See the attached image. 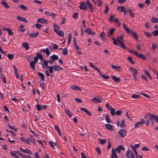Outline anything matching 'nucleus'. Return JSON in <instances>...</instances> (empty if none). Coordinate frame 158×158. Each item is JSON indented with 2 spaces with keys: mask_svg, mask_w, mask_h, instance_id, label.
I'll use <instances>...</instances> for the list:
<instances>
[{
  "mask_svg": "<svg viewBox=\"0 0 158 158\" xmlns=\"http://www.w3.org/2000/svg\"><path fill=\"white\" fill-rule=\"evenodd\" d=\"M155 117H156V115L154 114H152L150 113L147 114L144 117L146 121L145 124L146 126H148L149 124V121H150V122L152 125H154L155 123Z\"/></svg>",
  "mask_w": 158,
  "mask_h": 158,
  "instance_id": "1",
  "label": "nucleus"
},
{
  "mask_svg": "<svg viewBox=\"0 0 158 158\" xmlns=\"http://www.w3.org/2000/svg\"><path fill=\"white\" fill-rule=\"evenodd\" d=\"M122 24L123 26V28L125 29L127 32L128 34H131L133 37L136 40H138V37L137 33L135 31H133L132 30H130L129 28L127 27L126 26L124 23H123Z\"/></svg>",
  "mask_w": 158,
  "mask_h": 158,
  "instance_id": "2",
  "label": "nucleus"
},
{
  "mask_svg": "<svg viewBox=\"0 0 158 158\" xmlns=\"http://www.w3.org/2000/svg\"><path fill=\"white\" fill-rule=\"evenodd\" d=\"M127 158H135L134 153L131 150H128L126 153Z\"/></svg>",
  "mask_w": 158,
  "mask_h": 158,
  "instance_id": "3",
  "label": "nucleus"
},
{
  "mask_svg": "<svg viewBox=\"0 0 158 158\" xmlns=\"http://www.w3.org/2000/svg\"><path fill=\"white\" fill-rule=\"evenodd\" d=\"M103 100L102 98L100 97H94L90 100V101L96 103L97 102L100 103Z\"/></svg>",
  "mask_w": 158,
  "mask_h": 158,
  "instance_id": "4",
  "label": "nucleus"
},
{
  "mask_svg": "<svg viewBox=\"0 0 158 158\" xmlns=\"http://www.w3.org/2000/svg\"><path fill=\"white\" fill-rule=\"evenodd\" d=\"M145 122V120L144 119H141L140 121L136 123L135 124V127L136 128H137L139 127L141 125L144 124Z\"/></svg>",
  "mask_w": 158,
  "mask_h": 158,
  "instance_id": "5",
  "label": "nucleus"
},
{
  "mask_svg": "<svg viewBox=\"0 0 158 158\" xmlns=\"http://www.w3.org/2000/svg\"><path fill=\"white\" fill-rule=\"evenodd\" d=\"M43 64L42 65V68L43 69H47L48 68V67H49L48 61L44 60H43Z\"/></svg>",
  "mask_w": 158,
  "mask_h": 158,
  "instance_id": "6",
  "label": "nucleus"
},
{
  "mask_svg": "<svg viewBox=\"0 0 158 158\" xmlns=\"http://www.w3.org/2000/svg\"><path fill=\"white\" fill-rule=\"evenodd\" d=\"M118 133L122 137H123L126 135L127 131L125 129L120 130L119 131Z\"/></svg>",
  "mask_w": 158,
  "mask_h": 158,
  "instance_id": "7",
  "label": "nucleus"
},
{
  "mask_svg": "<svg viewBox=\"0 0 158 158\" xmlns=\"http://www.w3.org/2000/svg\"><path fill=\"white\" fill-rule=\"evenodd\" d=\"M85 32L86 33H88L89 34L93 35L95 34V33L93 31H91V29L89 28H87L85 30Z\"/></svg>",
  "mask_w": 158,
  "mask_h": 158,
  "instance_id": "8",
  "label": "nucleus"
},
{
  "mask_svg": "<svg viewBox=\"0 0 158 158\" xmlns=\"http://www.w3.org/2000/svg\"><path fill=\"white\" fill-rule=\"evenodd\" d=\"M40 52H44L45 53L47 56H48L50 54V51L48 48H46L45 49H41L40 50Z\"/></svg>",
  "mask_w": 158,
  "mask_h": 158,
  "instance_id": "9",
  "label": "nucleus"
},
{
  "mask_svg": "<svg viewBox=\"0 0 158 158\" xmlns=\"http://www.w3.org/2000/svg\"><path fill=\"white\" fill-rule=\"evenodd\" d=\"M80 8L81 9L85 10L87 8L84 2H82L80 3Z\"/></svg>",
  "mask_w": 158,
  "mask_h": 158,
  "instance_id": "10",
  "label": "nucleus"
},
{
  "mask_svg": "<svg viewBox=\"0 0 158 158\" xmlns=\"http://www.w3.org/2000/svg\"><path fill=\"white\" fill-rule=\"evenodd\" d=\"M125 149V148L120 145L118 146L114 150H115V151H116L118 153H119L121 150H124Z\"/></svg>",
  "mask_w": 158,
  "mask_h": 158,
  "instance_id": "11",
  "label": "nucleus"
},
{
  "mask_svg": "<svg viewBox=\"0 0 158 158\" xmlns=\"http://www.w3.org/2000/svg\"><path fill=\"white\" fill-rule=\"evenodd\" d=\"M111 158H118V156L113 148L112 149Z\"/></svg>",
  "mask_w": 158,
  "mask_h": 158,
  "instance_id": "12",
  "label": "nucleus"
},
{
  "mask_svg": "<svg viewBox=\"0 0 158 158\" xmlns=\"http://www.w3.org/2000/svg\"><path fill=\"white\" fill-rule=\"evenodd\" d=\"M54 32L56 33L62 37H63L64 36V33L62 31L55 30H54Z\"/></svg>",
  "mask_w": 158,
  "mask_h": 158,
  "instance_id": "13",
  "label": "nucleus"
},
{
  "mask_svg": "<svg viewBox=\"0 0 158 158\" xmlns=\"http://www.w3.org/2000/svg\"><path fill=\"white\" fill-rule=\"evenodd\" d=\"M120 37H117L116 39V40H115L114 38H112V40L113 41V43L114 44L116 45H118V44L117 42H118L119 43L121 42L120 40Z\"/></svg>",
  "mask_w": 158,
  "mask_h": 158,
  "instance_id": "14",
  "label": "nucleus"
},
{
  "mask_svg": "<svg viewBox=\"0 0 158 158\" xmlns=\"http://www.w3.org/2000/svg\"><path fill=\"white\" fill-rule=\"evenodd\" d=\"M2 29L4 31H7L9 35H12L14 34L13 32L10 28L3 27Z\"/></svg>",
  "mask_w": 158,
  "mask_h": 158,
  "instance_id": "15",
  "label": "nucleus"
},
{
  "mask_svg": "<svg viewBox=\"0 0 158 158\" xmlns=\"http://www.w3.org/2000/svg\"><path fill=\"white\" fill-rule=\"evenodd\" d=\"M54 69L55 71H59L62 70L63 68L57 65H53Z\"/></svg>",
  "mask_w": 158,
  "mask_h": 158,
  "instance_id": "16",
  "label": "nucleus"
},
{
  "mask_svg": "<svg viewBox=\"0 0 158 158\" xmlns=\"http://www.w3.org/2000/svg\"><path fill=\"white\" fill-rule=\"evenodd\" d=\"M129 69L132 72L133 74H138V71L137 70L134 69V68L130 67Z\"/></svg>",
  "mask_w": 158,
  "mask_h": 158,
  "instance_id": "17",
  "label": "nucleus"
},
{
  "mask_svg": "<svg viewBox=\"0 0 158 158\" xmlns=\"http://www.w3.org/2000/svg\"><path fill=\"white\" fill-rule=\"evenodd\" d=\"M39 34V33L38 32L35 33H31L29 35V37L31 38H34L37 36Z\"/></svg>",
  "mask_w": 158,
  "mask_h": 158,
  "instance_id": "18",
  "label": "nucleus"
},
{
  "mask_svg": "<svg viewBox=\"0 0 158 158\" xmlns=\"http://www.w3.org/2000/svg\"><path fill=\"white\" fill-rule=\"evenodd\" d=\"M111 66L112 69H114L115 70L118 71H119L121 68V67L120 66L114 65L113 64H111Z\"/></svg>",
  "mask_w": 158,
  "mask_h": 158,
  "instance_id": "19",
  "label": "nucleus"
},
{
  "mask_svg": "<svg viewBox=\"0 0 158 158\" xmlns=\"http://www.w3.org/2000/svg\"><path fill=\"white\" fill-rule=\"evenodd\" d=\"M99 36L102 38V40L103 41H106L105 33L104 32L102 31L101 33Z\"/></svg>",
  "mask_w": 158,
  "mask_h": 158,
  "instance_id": "20",
  "label": "nucleus"
},
{
  "mask_svg": "<svg viewBox=\"0 0 158 158\" xmlns=\"http://www.w3.org/2000/svg\"><path fill=\"white\" fill-rule=\"evenodd\" d=\"M19 149H20V150L21 151H22L23 152H24V153H28L30 155L32 154V153L29 150L27 149H26L25 150H24L21 148H19Z\"/></svg>",
  "mask_w": 158,
  "mask_h": 158,
  "instance_id": "21",
  "label": "nucleus"
},
{
  "mask_svg": "<svg viewBox=\"0 0 158 158\" xmlns=\"http://www.w3.org/2000/svg\"><path fill=\"white\" fill-rule=\"evenodd\" d=\"M80 110L85 112L88 115L90 116L91 114L90 112L89 111L83 107L80 108Z\"/></svg>",
  "mask_w": 158,
  "mask_h": 158,
  "instance_id": "22",
  "label": "nucleus"
},
{
  "mask_svg": "<svg viewBox=\"0 0 158 158\" xmlns=\"http://www.w3.org/2000/svg\"><path fill=\"white\" fill-rule=\"evenodd\" d=\"M86 4L88 6L91 12L93 11V7L92 4L90 2L89 0V1H86Z\"/></svg>",
  "mask_w": 158,
  "mask_h": 158,
  "instance_id": "23",
  "label": "nucleus"
},
{
  "mask_svg": "<svg viewBox=\"0 0 158 158\" xmlns=\"http://www.w3.org/2000/svg\"><path fill=\"white\" fill-rule=\"evenodd\" d=\"M112 78L114 82H118L120 81V78L118 77H117L115 76H112Z\"/></svg>",
  "mask_w": 158,
  "mask_h": 158,
  "instance_id": "24",
  "label": "nucleus"
},
{
  "mask_svg": "<svg viewBox=\"0 0 158 158\" xmlns=\"http://www.w3.org/2000/svg\"><path fill=\"white\" fill-rule=\"evenodd\" d=\"M37 74L40 77L41 80L44 81V76L43 73L38 72L37 73Z\"/></svg>",
  "mask_w": 158,
  "mask_h": 158,
  "instance_id": "25",
  "label": "nucleus"
},
{
  "mask_svg": "<svg viewBox=\"0 0 158 158\" xmlns=\"http://www.w3.org/2000/svg\"><path fill=\"white\" fill-rule=\"evenodd\" d=\"M106 128L109 130L111 131L113 129V127L112 125L106 124L105 125Z\"/></svg>",
  "mask_w": 158,
  "mask_h": 158,
  "instance_id": "26",
  "label": "nucleus"
},
{
  "mask_svg": "<svg viewBox=\"0 0 158 158\" xmlns=\"http://www.w3.org/2000/svg\"><path fill=\"white\" fill-rule=\"evenodd\" d=\"M35 63L33 62V61H31L30 63V67L33 70H35Z\"/></svg>",
  "mask_w": 158,
  "mask_h": 158,
  "instance_id": "27",
  "label": "nucleus"
},
{
  "mask_svg": "<svg viewBox=\"0 0 158 158\" xmlns=\"http://www.w3.org/2000/svg\"><path fill=\"white\" fill-rule=\"evenodd\" d=\"M121 8L120 10V12H122L124 11L125 10V7L124 6H118L117 7V10H118L119 11L120 9Z\"/></svg>",
  "mask_w": 158,
  "mask_h": 158,
  "instance_id": "28",
  "label": "nucleus"
},
{
  "mask_svg": "<svg viewBox=\"0 0 158 158\" xmlns=\"http://www.w3.org/2000/svg\"><path fill=\"white\" fill-rule=\"evenodd\" d=\"M50 58L53 60H56L58 59V57L56 55H53L50 56Z\"/></svg>",
  "mask_w": 158,
  "mask_h": 158,
  "instance_id": "29",
  "label": "nucleus"
},
{
  "mask_svg": "<svg viewBox=\"0 0 158 158\" xmlns=\"http://www.w3.org/2000/svg\"><path fill=\"white\" fill-rule=\"evenodd\" d=\"M136 56L139 58L142 59L143 60H146V57L143 55L141 54H139L138 53Z\"/></svg>",
  "mask_w": 158,
  "mask_h": 158,
  "instance_id": "30",
  "label": "nucleus"
},
{
  "mask_svg": "<svg viewBox=\"0 0 158 158\" xmlns=\"http://www.w3.org/2000/svg\"><path fill=\"white\" fill-rule=\"evenodd\" d=\"M71 88L73 90H81V89L79 87H78L76 85H72L71 86Z\"/></svg>",
  "mask_w": 158,
  "mask_h": 158,
  "instance_id": "31",
  "label": "nucleus"
},
{
  "mask_svg": "<svg viewBox=\"0 0 158 158\" xmlns=\"http://www.w3.org/2000/svg\"><path fill=\"white\" fill-rule=\"evenodd\" d=\"M22 46L23 48H25V49L27 50L29 48L28 45L27 43L24 42L22 44Z\"/></svg>",
  "mask_w": 158,
  "mask_h": 158,
  "instance_id": "32",
  "label": "nucleus"
},
{
  "mask_svg": "<svg viewBox=\"0 0 158 158\" xmlns=\"http://www.w3.org/2000/svg\"><path fill=\"white\" fill-rule=\"evenodd\" d=\"M127 11L131 17H134V14L132 13V10L131 9H127Z\"/></svg>",
  "mask_w": 158,
  "mask_h": 158,
  "instance_id": "33",
  "label": "nucleus"
},
{
  "mask_svg": "<svg viewBox=\"0 0 158 158\" xmlns=\"http://www.w3.org/2000/svg\"><path fill=\"white\" fill-rule=\"evenodd\" d=\"M13 67L15 70V75L16 76V77L18 79L19 77V76L18 73V72H17L18 71H17V68L15 65H13Z\"/></svg>",
  "mask_w": 158,
  "mask_h": 158,
  "instance_id": "34",
  "label": "nucleus"
},
{
  "mask_svg": "<svg viewBox=\"0 0 158 158\" xmlns=\"http://www.w3.org/2000/svg\"><path fill=\"white\" fill-rule=\"evenodd\" d=\"M115 31V29L114 28H112L109 30V34L108 35V36L109 37H110L112 36V34L114 32V31Z\"/></svg>",
  "mask_w": 158,
  "mask_h": 158,
  "instance_id": "35",
  "label": "nucleus"
},
{
  "mask_svg": "<svg viewBox=\"0 0 158 158\" xmlns=\"http://www.w3.org/2000/svg\"><path fill=\"white\" fill-rule=\"evenodd\" d=\"M36 56L38 59H39L43 61L44 60V58L41 54L37 53H36Z\"/></svg>",
  "mask_w": 158,
  "mask_h": 158,
  "instance_id": "36",
  "label": "nucleus"
},
{
  "mask_svg": "<svg viewBox=\"0 0 158 158\" xmlns=\"http://www.w3.org/2000/svg\"><path fill=\"white\" fill-rule=\"evenodd\" d=\"M0 77L1 79L2 80L4 83L6 84V77L3 75L2 73H1V74H0Z\"/></svg>",
  "mask_w": 158,
  "mask_h": 158,
  "instance_id": "37",
  "label": "nucleus"
},
{
  "mask_svg": "<svg viewBox=\"0 0 158 158\" xmlns=\"http://www.w3.org/2000/svg\"><path fill=\"white\" fill-rule=\"evenodd\" d=\"M105 119L106 122L108 123H111V121L110 120V117L109 115L107 114L105 116Z\"/></svg>",
  "mask_w": 158,
  "mask_h": 158,
  "instance_id": "38",
  "label": "nucleus"
},
{
  "mask_svg": "<svg viewBox=\"0 0 158 158\" xmlns=\"http://www.w3.org/2000/svg\"><path fill=\"white\" fill-rule=\"evenodd\" d=\"M1 4L2 5H3V6L6 9L9 8V6L5 1L1 2Z\"/></svg>",
  "mask_w": 158,
  "mask_h": 158,
  "instance_id": "39",
  "label": "nucleus"
},
{
  "mask_svg": "<svg viewBox=\"0 0 158 158\" xmlns=\"http://www.w3.org/2000/svg\"><path fill=\"white\" fill-rule=\"evenodd\" d=\"M119 46L123 49H126L127 48L124 44L122 43V42H121L119 43Z\"/></svg>",
  "mask_w": 158,
  "mask_h": 158,
  "instance_id": "40",
  "label": "nucleus"
},
{
  "mask_svg": "<svg viewBox=\"0 0 158 158\" xmlns=\"http://www.w3.org/2000/svg\"><path fill=\"white\" fill-rule=\"evenodd\" d=\"M144 33L145 34L146 36L148 37H151L152 36V34L149 32L144 31Z\"/></svg>",
  "mask_w": 158,
  "mask_h": 158,
  "instance_id": "41",
  "label": "nucleus"
},
{
  "mask_svg": "<svg viewBox=\"0 0 158 158\" xmlns=\"http://www.w3.org/2000/svg\"><path fill=\"white\" fill-rule=\"evenodd\" d=\"M68 44L69 45L70 43L71 40L72 38V36L70 33H69L68 34Z\"/></svg>",
  "mask_w": 158,
  "mask_h": 158,
  "instance_id": "42",
  "label": "nucleus"
},
{
  "mask_svg": "<svg viewBox=\"0 0 158 158\" xmlns=\"http://www.w3.org/2000/svg\"><path fill=\"white\" fill-rule=\"evenodd\" d=\"M123 111L121 110H118L116 111L115 114L116 115L120 116L122 114Z\"/></svg>",
  "mask_w": 158,
  "mask_h": 158,
  "instance_id": "43",
  "label": "nucleus"
},
{
  "mask_svg": "<svg viewBox=\"0 0 158 158\" xmlns=\"http://www.w3.org/2000/svg\"><path fill=\"white\" fill-rule=\"evenodd\" d=\"M110 113L112 116H114L115 114V109L112 108H111L110 109Z\"/></svg>",
  "mask_w": 158,
  "mask_h": 158,
  "instance_id": "44",
  "label": "nucleus"
},
{
  "mask_svg": "<svg viewBox=\"0 0 158 158\" xmlns=\"http://www.w3.org/2000/svg\"><path fill=\"white\" fill-rule=\"evenodd\" d=\"M48 15L51 16L52 17L53 19H55L56 16V15L53 13L50 12Z\"/></svg>",
  "mask_w": 158,
  "mask_h": 158,
  "instance_id": "45",
  "label": "nucleus"
},
{
  "mask_svg": "<svg viewBox=\"0 0 158 158\" xmlns=\"http://www.w3.org/2000/svg\"><path fill=\"white\" fill-rule=\"evenodd\" d=\"M127 59L131 62V63L133 64H134L135 62L134 61L132 60V59L131 57L130 56H128L127 58Z\"/></svg>",
  "mask_w": 158,
  "mask_h": 158,
  "instance_id": "46",
  "label": "nucleus"
},
{
  "mask_svg": "<svg viewBox=\"0 0 158 158\" xmlns=\"http://www.w3.org/2000/svg\"><path fill=\"white\" fill-rule=\"evenodd\" d=\"M144 71L145 74L148 76V77L151 79H152V77H151V75H150L149 72L146 70V69H144Z\"/></svg>",
  "mask_w": 158,
  "mask_h": 158,
  "instance_id": "47",
  "label": "nucleus"
},
{
  "mask_svg": "<svg viewBox=\"0 0 158 158\" xmlns=\"http://www.w3.org/2000/svg\"><path fill=\"white\" fill-rule=\"evenodd\" d=\"M98 140L101 144H104L106 142V139H98Z\"/></svg>",
  "mask_w": 158,
  "mask_h": 158,
  "instance_id": "48",
  "label": "nucleus"
},
{
  "mask_svg": "<svg viewBox=\"0 0 158 158\" xmlns=\"http://www.w3.org/2000/svg\"><path fill=\"white\" fill-rule=\"evenodd\" d=\"M20 7L21 9L24 10H26L27 9V7L25 5H21L20 6Z\"/></svg>",
  "mask_w": 158,
  "mask_h": 158,
  "instance_id": "49",
  "label": "nucleus"
},
{
  "mask_svg": "<svg viewBox=\"0 0 158 158\" xmlns=\"http://www.w3.org/2000/svg\"><path fill=\"white\" fill-rule=\"evenodd\" d=\"M63 50L62 52V53L64 55H66L68 53L67 49L66 48H63Z\"/></svg>",
  "mask_w": 158,
  "mask_h": 158,
  "instance_id": "50",
  "label": "nucleus"
},
{
  "mask_svg": "<svg viewBox=\"0 0 158 158\" xmlns=\"http://www.w3.org/2000/svg\"><path fill=\"white\" fill-rule=\"evenodd\" d=\"M53 66H49V67H48L49 72L50 73H53Z\"/></svg>",
  "mask_w": 158,
  "mask_h": 158,
  "instance_id": "51",
  "label": "nucleus"
},
{
  "mask_svg": "<svg viewBox=\"0 0 158 158\" xmlns=\"http://www.w3.org/2000/svg\"><path fill=\"white\" fill-rule=\"evenodd\" d=\"M65 111L66 113L69 116V117H71L72 116V113H71L68 110H66Z\"/></svg>",
  "mask_w": 158,
  "mask_h": 158,
  "instance_id": "52",
  "label": "nucleus"
},
{
  "mask_svg": "<svg viewBox=\"0 0 158 158\" xmlns=\"http://www.w3.org/2000/svg\"><path fill=\"white\" fill-rule=\"evenodd\" d=\"M7 56L9 60H12L14 57V55L11 54H9L7 55Z\"/></svg>",
  "mask_w": 158,
  "mask_h": 158,
  "instance_id": "53",
  "label": "nucleus"
},
{
  "mask_svg": "<svg viewBox=\"0 0 158 158\" xmlns=\"http://www.w3.org/2000/svg\"><path fill=\"white\" fill-rule=\"evenodd\" d=\"M129 52L131 53H132L134 55H135L136 56V55L137 54H138V52L137 51H136L135 50H133L130 49V50H129Z\"/></svg>",
  "mask_w": 158,
  "mask_h": 158,
  "instance_id": "54",
  "label": "nucleus"
},
{
  "mask_svg": "<svg viewBox=\"0 0 158 158\" xmlns=\"http://www.w3.org/2000/svg\"><path fill=\"white\" fill-rule=\"evenodd\" d=\"M35 25L36 28H38L39 29H40L41 27H42V26L41 25L38 23H35Z\"/></svg>",
  "mask_w": 158,
  "mask_h": 158,
  "instance_id": "55",
  "label": "nucleus"
},
{
  "mask_svg": "<svg viewBox=\"0 0 158 158\" xmlns=\"http://www.w3.org/2000/svg\"><path fill=\"white\" fill-rule=\"evenodd\" d=\"M37 22L46 24L48 23V22L47 20H37Z\"/></svg>",
  "mask_w": 158,
  "mask_h": 158,
  "instance_id": "56",
  "label": "nucleus"
},
{
  "mask_svg": "<svg viewBox=\"0 0 158 158\" xmlns=\"http://www.w3.org/2000/svg\"><path fill=\"white\" fill-rule=\"evenodd\" d=\"M140 95H137L136 94H135L134 95H132L131 96V97L132 98H138L140 97Z\"/></svg>",
  "mask_w": 158,
  "mask_h": 158,
  "instance_id": "57",
  "label": "nucleus"
},
{
  "mask_svg": "<svg viewBox=\"0 0 158 158\" xmlns=\"http://www.w3.org/2000/svg\"><path fill=\"white\" fill-rule=\"evenodd\" d=\"M53 27L54 30H58L60 29L59 27L57 24H54L53 25Z\"/></svg>",
  "mask_w": 158,
  "mask_h": 158,
  "instance_id": "58",
  "label": "nucleus"
},
{
  "mask_svg": "<svg viewBox=\"0 0 158 158\" xmlns=\"http://www.w3.org/2000/svg\"><path fill=\"white\" fill-rule=\"evenodd\" d=\"M152 34L154 36H156L158 35V30H156L155 31H153L152 32Z\"/></svg>",
  "mask_w": 158,
  "mask_h": 158,
  "instance_id": "59",
  "label": "nucleus"
},
{
  "mask_svg": "<svg viewBox=\"0 0 158 158\" xmlns=\"http://www.w3.org/2000/svg\"><path fill=\"white\" fill-rule=\"evenodd\" d=\"M31 138H28L27 139H25V142L29 145L30 144V142L31 141Z\"/></svg>",
  "mask_w": 158,
  "mask_h": 158,
  "instance_id": "60",
  "label": "nucleus"
},
{
  "mask_svg": "<svg viewBox=\"0 0 158 158\" xmlns=\"http://www.w3.org/2000/svg\"><path fill=\"white\" fill-rule=\"evenodd\" d=\"M78 13L77 12H75L73 15V17L75 19H76L77 18V15Z\"/></svg>",
  "mask_w": 158,
  "mask_h": 158,
  "instance_id": "61",
  "label": "nucleus"
},
{
  "mask_svg": "<svg viewBox=\"0 0 158 158\" xmlns=\"http://www.w3.org/2000/svg\"><path fill=\"white\" fill-rule=\"evenodd\" d=\"M36 107L38 111H40L42 110L41 106L39 104H37Z\"/></svg>",
  "mask_w": 158,
  "mask_h": 158,
  "instance_id": "62",
  "label": "nucleus"
},
{
  "mask_svg": "<svg viewBox=\"0 0 158 158\" xmlns=\"http://www.w3.org/2000/svg\"><path fill=\"white\" fill-rule=\"evenodd\" d=\"M24 26L23 25H21L19 27L20 28V31L22 32H24L25 30V29H23V28L24 27Z\"/></svg>",
  "mask_w": 158,
  "mask_h": 158,
  "instance_id": "63",
  "label": "nucleus"
},
{
  "mask_svg": "<svg viewBox=\"0 0 158 158\" xmlns=\"http://www.w3.org/2000/svg\"><path fill=\"white\" fill-rule=\"evenodd\" d=\"M101 76L102 77L105 79H107L109 78V76H107L106 75H103L102 74H101Z\"/></svg>",
  "mask_w": 158,
  "mask_h": 158,
  "instance_id": "64",
  "label": "nucleus"
}]
</instances>
